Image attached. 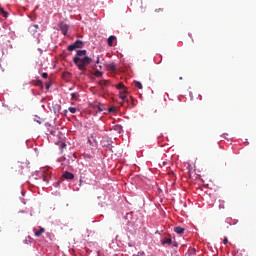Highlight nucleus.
<instances>
[{
    "instance_id": "1",
    "label": "nucleus",
    "mask_w": 256,
    "mask_h": 256,
    "mask_svg": "<svg viewBox=\"0 0 256 256\" xmlns=\"http://www.w3.org/2000/svg\"><path fill=\"white\" fill-rule=\"evenodd\" d=\"M73 61L76 65H79L81 63L82 65H91L93 63H102L101 60H99V57H97L96 60L89 57L87 55V50H78L76 52V56L73 58Z\"/></svg>"
},
{
    "instance_id": "2",
    "label": "nucleus",
    "mask_w": 256,
    "mask_h": 256,
    "mask_svg": "<svg viewBox=\"0 0 256 256\" xmlns=\"http://www.w3.org/2000/svg\"><path fill=\"white\" fill-rule=\"evenodd\" d=\"M85 42L82 40H76L72 45L68 46V51H75V49H83Z\"/></svg>"
},
{
    "instance_id": "3",
    "label": "nucleus",
    "mask_w": 256,
    "mask_h": 256,
    "mask_svg": "<svg viewBox=\"0 0 256 256\" xmlns=\"http://www.w3.org/2000/svg\"><path fill=\"white\" fill-rule=\"evenodd\" d=\"M59 28L64 35H67V32L69 31V25L65 24L64 22H60Z\"/></svg>"
},
{
    "instance_id": "4",
    "label": "nucleus",
    "mask_w": 256,
    "mask_h": 256,
    "mask_svg": "<svg viewBox=\"0 0 256 256\" xmlns=\"http://www.w3.org/2000/svg\"><path fill=\"white\" fill-rule=\"evenodd\" d=\"M62 177H64V179H67L68 181L75 179V175L69 171L63 172Z\"/></svg>"
},
{
    "instance_id": "5",
    "label": "nucleus",
    "mask_w": 256,
    "mask_h": 256,
    "mask_svg": "<svg viewBox=\"0 0 256 256\" xmlns=\"http://www.w3.org/2000/svg\"><path fill=\"white\" fill-rule=\"evenodd\" d=\"M174 232L177 233L178 235H183V233H185V228L181 226L175 227Z\"/></svg>"
},
{
    "instance_id": "6",
    "label": "nucleus",
    "mask_w": 256,
    "mask_h": 256,
    "mask_svg": "<svg viewBox=\"0 0 256 256\" xmlns=\"http://www.w3.org/2000/svg\"><path fill=\"white\" fill-rule=\"evenodd\" d=\"M125 93V91L120 92V99H122L121 105H125V103H127V95H125Z\"/></svg>"
},
{
    "instance_id": "7",
    "label": "nucleus",
    "mask_w": 256,
    "mask_h": 256,
    "mask_svg": "<svg viewBox=\"0 0 256 256\" xmlns=\"http://www.w3.org/2000/svg\"><path fill=\"white\" fill-rule=\"evenodd\" d=\"M43 233H45V228H40L39 231H36L34 233L35 237H41V235H43Z\"/></svg>"
},
{
    "instance_id": "8",
    "label": "nucleus",
    "mask_w": 256,
    "mask_h": 256,
    "mask_svg": "<svg viewBox=\"0 0 256 256\" xmlns=\"http://www.w3.org/2000/svg\"><path fill=\"white\" fill-rule=\"evenodd\" d=\"M117 38L115 36H110L108 38V45L109 47H113V41H115Z\"/></svg>"
},
{
    "instance_id": "9",
    "label": "nucleus",
    "mask_w": 256,
    "mask_h": 256,
    "mask_svg": "<svg viewBox=\"0 0 256 256\" xmlns=\"http://www.w3.org/2000/svg\"><path fill=\"white\" fill-rule=\"evenodd\" d=\"M63 79H65V81H69V79H71V73L66 72L62 75Z\"/></svg>"
},
{
    "instance_id": "10",
    "label": "nucleus",
    "mask_w": 256,
    "mask_h": 256,
    "mask_svg": "<svg viewBox=\"0 0 256 256\" xmlns=\"http://www.w3.org/2000/svg\"><path fill=\"white\" fill-rule=\"evenodd\" d=\"M109 82L107 81H99L98 85L101 87V89H105V87H107V84Z\"/></svg>"
},
{
    "instance_id": "11",
    "label": "nucleus",
    "mask_w": 256,
    "mask_h": 256,
    "mask_svg": "<svg viewBox=\"0 0 256 256\" xmlns=\"http://www.w3.org/2000/svg\"><path fill=\"white\" fill-rule=\"evenodd\" d=\"M134 85L136 89H143V84H141L139 81H134Z\"/></svg>"
},
{
    "instance_id": "12",
    "label": "nucleus",
    "mask_w": 256,
    "mask_h": 256,
    "mask_svg": "<svg viewBox=\"0 0 256 256\" xmlns=\"http://www.w3.org/2000/svg\"><path fill=\"white\" fill-rule=\"evenodd\" d=\"M71 99L73 101H77V99H79V93L75 92L71 94Z\"/></svg>"
},
{
    "instance_id": "13",
    "label": "nucleus",
    "mask_w": 256,
    "mask_h": 256,
    "mask_svg": "<svg viewBox=\"0 0 256 256\" xmlns=\"http://www.w3.org/2000/svg\"><path fill=\"white\" fill-rule=\"evenodd\" d=\"M172 241L173 240L171 238H166L163 240L162 243H163V245H171Z\"/></svg>"
},
{
    "instance_id": "14",
    "label": "nucleus",
    "mask_w": 256,
    "mask_h": 256,
    "mask_svg": "<svg viewBox=\"0 0 256 256\" xmlns=\"http://www.w3.org/2000/svg\"><path fill=\"white\" fill-rule=\"evenodd\" d=\"M92 75H94V77H101V75H103V72L95 71V72L92 73Z\"/></svg>"
},
{
    "instance_id": "15",
    "label": "nucleus",
    "mask_w": 256,
    "mask_h": 256,
    "mask_svg": "<svg viewBox=\"0 0 256 256\" xmlns=\"http://www.w3.org/2000/svg\"><path fill=\"white\" fill-rule=\"evenodd\" d=\"M0 12L2 13L3 17H5V18H7L9 15L3 8H0Z\"/></svg>"
},
{
    "instance_id": "16",
    "label": "nucleus",
    "mask_w": 256,
    "mask_h": 256,
    "mask_svg": "<svg viewBox=\"0 0 256 256\" xmlns=\"http://www.w3.org/2000/svg\"><path fill=\"white\" fill-rule=\"evenodd\" d=\"M117 89H125V84H123V82H120L117 86Z\"/></svg>"
},
{
    "instance_id": "17",
    "label": "nucleus",
    "mask_w": 256,
    "mask_h": 256,
    "mask_svg": "<svg viewBox=\"0 0 256 256\" xmlns=\"http://www.w3.org/2000/svg\"><path fill=\"white\" fill-rule=\"evenodd\" d=\"M68 111H70V113H77V108L70 107V108H68Z\"/></svg>"
},
{
    "instance_id": "18",
    "label": "nucleus",
    "mask_w": 256,
    "mask_h": 256,
    "mask_svg": "<svg viewBox=\"0 0 256 256\" xmlns=\"http://www.w3.org/2000/svg\"><path fill=\"white\" fill-rule=\"evenodd\" d=\"M42 77H43V79H47V77H49V74H47V72H44V73L42 74Z\"/></svg>"
},
{
    "instance_id": "19",
    "label": "nucleus",
    "mask_w": 256,
    "mask_h": 256,
    "mask_svg": "<svg viewBox=\"0 0 256 256\" xmlns=\"http://www.w3.org/2000/svg\"><path fill=\"white\" fill-rule=\"evenodd\" d=\"M91 139H93V136L88 137V143H89V145H93V141H91Z\"/></svg>"
},
{
    "instance_id": "20",
    "label": "nucleus",
    "mask_w": 256,
    "mask_h": 256,
    "mask_svg": "<svg viewBox=\"0 0 256 256\" xmlns=\"http://www.w3.org/2000/svg\"><path fill=\"white\" fill-rule=\"evenodd\" d=\"M60 147L61 149H65V147H67V144H65L64 142H61Z\"/></svg>"
},
{
    "instance_id": "21",
    "label": "nucleus",
    "mask_w": 256,
    "mask_h": 256,
    "mask_svg": "<svg viewBox=\"0 0 256 256\" xmlns=\"http://www.w3.org/2000/svg\"><path fill=\"white\" fill-rule=\"evenodd\" d=\"M227 243H229V239H227V237H225V238L223 239V244H224V245H227Z\"/></svg>"
},
{
    "instance_id": "22",
    "label": "nucleus",
    "mask_w": 256,
    "mask_h": 256,
    "mask_svg": "<svg viewBox=\"0 0 256 256\" xmlns=\"http://www.w3.org/2000/svg\"><path fill=\"white\" fill-rule=\"evenodd\" d=\"M156 13H163V9L162 8H158L155 10Z\"/></svg>"
},
{
    "instance_id": "23",
    "label": "nucleus",
    "mask_w": 256,
    "mask_h": 256,
    "mask_svg": "<svg viewBox=\"0 0 256 256\" xmlns=\"http://www.w3.org/2000/svg\"><path fill=\"white\" fill-rule=\"evenodd\" d=\"M78 67H79V69H80L81 71H83V69H85V65H78Z\"/></svg>"
},
{
    "instance_id": "24",
    "label": "nucleus",
    "mask_w": 256,
    "mask_h": 256,
    "mask_svg": "<svg viewBox=\"0 0 256 256\" xmlns=\"http://www.w3.org/2000/svg\"><path fill=\"white\" fill-rule=\"evenodd\" d=\"M111 71H115V65L110 66Z\"/></svg>"
},
{
    "instance_id": "25",
    "label": "nucleus",
    "mask_w": 256,
    "mask_h": 256,
    "mask_svg": "<svg viewBox=\"0 0 256 256\" xmlns=\"http://www.w3.org/2000/svg\"><path fill=\"white\" fill-rule=\"evenodd\" d=\"M109 111L110 113H113V111H115V108H110Z\"/></svg>"
},
{
    "instance_id": "26",
    "label": "nucleus",
    "mask_w": 256,
    "mask_h": 256,
    "mask_svg": "<svg viewBox=\"0 0 256 256\" xmlns=\"http://www.w3.org/2000/svg\"><path fill=\"white\" fill-rule=\"evenodd\" d=\"M49 87H51L50 84H46V89H49Z\"/></svg>"
},
{
    "instance_id": "27",
    "label": "nucleus",
    "mask_w": 256,
    "mask_h": 256,
    "mask_svg": "<svg viewBox=\"0 0 256 256\" xmlns=\"http://www.w3.org/2000/svg\"><path fill=\"white\" fill-rule=\"evenodd\" d=\"M34 27H35V29H39V25H37V24L34 25Z\"/></svg>"
},
{
    "instance_id": "28",
    "label": "nucleus",
    "mask_w": 256,
    "mask_h": 256,
    "mask_svg": "<svg viewBox=\"0 0 256 256\" xmlns=\"http://www.w3.org/2000/svg\"><path fill=\"white\" fill-rule=\"evenodd\" d=\"M81 183H83V179L82 178H80V187H81Z\"/></svg>"
},
{
    "instance_id": "29",
    "label": "nucleus",
    "mask_w": 256,
    "mask_h": 256,
    "mask_svg": "<svg viewBox=\"0 0 256 256\" xmlns=\"http://www.w3.org/2000/svg\"><path fill=\"white\" fill-rule=\"evenodd\" d=\"M64 113H65V115H67L68 111H67V110H64Z\"/></svg>"
},
{
    "instance_id": "30",
    "label": "nucleus",
    "mask_w": 256,
    "mask_h": 256,
    "mask_svg": "<svg viewBox=\"0 0 256 256\" xmlns=\"http://www.w3.org/2000/svg\"><path fill=\"white\" fill-rule=\"evenodd\" d=\"M37 123H39V125H41V121L38 120Z\"/></svg>"
},
{
    "instance_id": "31",
    "label": "nucleus",
    "mask_w": 256,
    "mask_h": 256,
    "mask_svg": "<svg viewBox=\"0 0 256 256\" xmlns=\"http://www.w3.org/2000/svg\"><path fill=\"white\" fill-rule=\"evenodd\" d=\"M192 253H195V249H192Z\"/></svg>"
},
{
    "instance_id": "32",
    "label": "nucleus",
    "mask_w": 256,
    "mask_h": 256,
    "mask_svg": "<svg viewBox=\"0 0 256 256\" xmlns=\"http://www.w3.org/2000/svg\"><path fill=\"white\" fill-rule=\"evenodd\" d=\"M43 181H46V178H45V177L43 178Z\"/></svg>"
}]
</instances>
